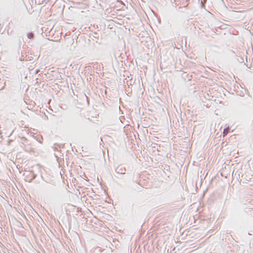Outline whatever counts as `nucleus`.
<instances>
[{"label": "nucleus", "mask_w": 253, "mask_h": 253, "mask_svg": "<svg viewBox=\"0 0 253 253\" xmlns=\"http://www.w3.org/2000/svg\"><path fill=\"white\" fill-rule=\"evenodd\" d=\"M229 129H230V128L229 127H228L224 129L223 132V136H226L229 133Z\"/></svg>", "instance_id": "1"}, {"label": "nucleus", "mask_w": 253, "mask_h": 253, "mask_svg": "<svg viewBox=\"0 0 253 253\" xmlns=\"http://www.w3.org/2000/svg\"><path fill=\"white\" fill-rule=\"evenodd\" d=\"M33 36V34L32 33L29 34L28 37L29 39H31Z\"/></svg>", "instance_id": "2"}]
</instances>
